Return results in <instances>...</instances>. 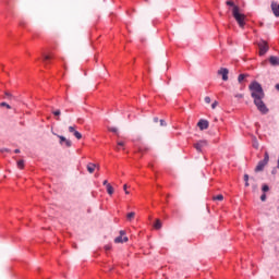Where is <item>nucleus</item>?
I'll use <instances>...</instances> for the list:
<instances>
[{
	"instance_id": "nucleus-1",
	"label": "nucleus",
	"mask_w": 279,
	"mask_h": 279,
	"mask_svg": "<svg viewBox=\"0 0 279 279\" xmlns=\"http://www.w3.org/2000/svg\"><path fill=\"white\" fill-rule=\"evenodd\" d=\"M250 90L257 110H259L262 114H267L269 112V109L263 101V98L265 97L263 87L258 84V82H253L250 85Z\"/></svg>"
},
{
	"instance_id": "nucleus-2",
	"label": "nucleus",
	"mask_w": 279,
	"mask_h": 279,
	"mask_svg": "<svg viewBox=\"0 0 279 279\" xmlns=\"http://www.w3.org/2000/svg\"><path fill=\"white\" fill-rule=\"evenodd\" d=\"M227 5L233 8L232 14L240 27H245V14L241 13L239 7L234 5V2L227 1Z\"/></svg>"
},
{
	"instance_id": "nucleus-3",
	"label": "nucleus",
	"mask_w": 279,
	"mask_h": 279,
	"mask_svg": "<svg viewBox=\"0 0 279 279\" xmlns=\"http://www.w3.org/2000/svg\"><path fill=\"white\" fill-rule=\"evenodd\" d=\"M269 163V153H265L264 155V159L260 160L256 168H255V171L256 172H259V171H263V169H265V167H267V165Z\"/></svg>"
},
{
	"instance_id": "nucleus-4",
	"label": "nucleus",
	"mask_w": 279,
	"mask_h": 279,
	"mask_svg": "<svg viewBox=\"0 0 279 279\" xmlns=\"http://www.w3.org/2000/svg\"><path fill=\"white\" fill-rule=\"evenodd\" d=\"M258 48H259V56H265L267 51H269V46L265 40H262L258 43Z\"/></svg>"
},
{
	"instance_id": "nucleus-5",
	"label": "nucleus",
	"mask_w": 279,
	"mask_h": 279,
	"mask_svg": "<svg viewBox=\"0 0 279 279\" xmlns=\"http://www.w3.org/2000/svg\"><path fill=\"white\" fill-rule=\"evenodd\" d=\"M208 146L207 141H198L197 143L194 144V148L198 151H203L204 147Z\"/></svg>"
},
{
	"instance_id": "nucleus-6",
	"label": "nucleus",
	"mask_w": 279,
	"mask_h": 279,
	"mask_svg": "<svg viewBox=\"0 0 279 279\" xmlns=\"http://www.w3.org/2000/svg\"><path fill=\"white\" fill-rule=\"evenodd\" d=\"M114 243H128V236H125V231H120V235L114 239Z\"/></svg>"
},
{
	"instance_id": "nucleus-7",
	"label": "nucleus",
	"mask_w": 279,
	"mask_h": 279,
	"mask_svg": "<svg viewBox=\"0 0 279 279\" xmlns=\"http://www.w3.org/2000/svg\"><path fill=\"white\" fill-rule=\"evenodd\" d=\"M230 72L228 71V69L226 68H221L219 71H218V75H222V80L223 82H228V74Z\"/></svg>"
},
{
	"instance_id": "nucleus-8",
	"label": "nucleus",
	"mask_w": 279,
	"mask_h": 279,
	"mask_svg": "<svg viewBox=\"0 0 279 279\" xmlns=\"http://www.w3.org/2000/svg\"><path fill=\"white\" fill-rule=\"evenodd\" d=\"M58 138L60 140V145H65V147H71L72 143L70 140H66V137L62 135H58Z\"/></svg>"
},
{
	"instance_id": "nucleus-9",
	"label": "nucleus",
	"mask_w": 279,
	"mask_h": 279,
	"mask_svg": "<svg viewBox=\"0 0 279 279\" xmlns=\"http://www.w3.org/2000/svg\"><path fill=\"white\" fill-rule=\"evenodd\" d=\"M199 130H208V121L199 120L197 123Z\"/></svg>"
},
{
	"instance_id": "nucleus-10",
	"label": "nucleus",
	"mask_w": 279,
	"mask_h": 279,
	"mask_svg": "<svg viewBox=\"0 0 279 279\" xmlns=\"http://www.w3.org/2000/svg\"><path fill=\"white\" fill-rule=\"evenodd\" d=\"M271 10H272L275 16H279V4L278 3L272 2L271 3Z\"/></svg>"
},
{
	"instance_id": "nucleus-11",
	"label": "nucleus",
	"mask_w": 279,
	"mask_h": 279,
	"mask_svg": "<svg viewBox=\"0 0 279 279\" xmlns=\"http://www.w3.org/2000/svg\"><path fill=\"white\" fill-rule=\"evenodd\" d=\"M269 62H270V64H271L272 66H278V64H279V58L272 56V57L269 58Z\"/></svg>"
},
{
	"instance_id": "nucleus-12",
	"label": "nucleus",
	"mask_w": 279,
	"mask_h": 279,
	"mask_svg": "<svg viewBox=\"0 0 279 279\" xmlns=\"http://www.w3.org/2000/svg\"><path fill=\"white\" fill-rule=\"evenodd\" d=\"M95 169H97V165H95V163H88L87 165L88 173H95Z\"/></svg>"
},
{
	"instance_id": "nucleus-13",
	"label": "nucleus",
	"mask_w": 279,
	"mask_h": 279,
	"mask_svg": "<svg viewBox=\"0 0 279 279\" xmlns=\"http://www.w3.org/2000/svg\"><path fill=\"white\" fill-rule=\"evenodd\" d=\"M107 193L108 195H114V187L111 184H107Z\"/></svg>"
},
{
	"instance_id": "nucleus-14",
	"label": "nucleus",
	"mask_w": 279,
	"mask_h": 279,
	"mask_svg": "<svg viewBox=\"0 0 279 279\" xmlns=\"http://www.w3.org/2000/svg\"><path fill=\"white\" fill-rule=\"evenodd\" d=\"M118 146L116 147V151H119L122 147V149H125V142H118Z\"/></svg>"
},
{
	"instance_id": "nucleus-15",
	"label": "nucleus",
	"mask_w": 279,
	"mask_h": 279,
	"mask_svg": "<svg viewBox=\"0 0 279 279\" xmlns=\"http://www.w3.org/2000/svg\"><path fill=\"white\" fill-rule=\"evenodd\" d=\"M134 217H136V213L131 211L126 215L128 221H132V219H134Z\"/></svg>"
},
{
	"instance_id": "nucleus-16",
	"label": "nucleus",
	"mask_w": 279,
	"mask_h": 279,
	"mask_svg": "<svg viewBox=\"0 0 279 279\" xmlns=\"http://www.w3.org/2000/svg\"><path fill=\"white\" fill-rule=\"evenodd\" d=\"M25 167V161L23 159L17 161V169H24Z\"/></svg>"
},
{
	"instance_id": "nucleus-17",
	"label": "nucleus",
	"mask_w": 279,
	"mask_h": 279,
	"mask_svg": "<svg viewBox=\"0 0 279 279\" xmlns=\"http://www.w3.org/2000/svg\"><path fill=\"white\" fill-rule=\"evenodd\" d=\"M0 107L1 108H8V110H12V106H10L8 102H1Z\"/></svg>"
},
{
	"instance_id": "nucleus-18",
	"label": "nucleus",
	"mask_w": 279,
	"mask_h": 279,
	"mask_svg": "<svg viewBox=\"0 0 279 279\" xmlns=\"http://www.w3.org/2000/svg\"><path fill=\"white\" fill-rule=\"evenodd\" d=\"M154 228H155L156 230H160V229L162 228V223L160 222V220H157V221H156Z\"/></svg>"
},
{
	"instance_id": "nucleus-19",
	"label": "nucleus",
	"mask_w": 279,
	"mask_h": 279,
	"mask_svg": "<svg viewBox=\"0 0 279 279\" xmlns=\"http://www.w3.org/2000/svg\"><path fill=\"white\" fill-rule=\"evenodd\" d=\"M73 135L75 136V138H77V141L82 138V133H80L78 131H74Z\"/></svg>"
},
{
	"instance_id": "nucleus-20",
	"label": "nucleus",
	"mask_w": 279,
	"mask_h": 279,
	"mask_svg": "<svg viewBox=\"0 0 279 279\" xmlns=\"http://www.w3.org/2000/svg\"><path fill=\"white\" fill-rule=\"evenodd\" d=\"M262 191H263V193H267V192L269 191V185L264 184V185L262 186Z\"/></svg>"
},
{
	"instance_id": "nucleus-21",
	"label": "nucleus",
	"mask_w": 279,
	"mask_h": 279,
	"mask_svg": "<svg viewBox=\"0 0 279 279\" xmlns=\"http://www.w3.org/2000/svg\"><path fill=\"white\" fill-rule=\"evenodd\" d=\"M109 132H113V134H117V132H119V130L114 126L108 128Z\"/></svg>"
},
{
	"instance_id": "nucleus-22",
	"label": "nucleus",
	"mask_w": 279,
	"mask_h": 279,
	"mask_svg": "<svg viewBox=\"0 0 279 279\" xmlns=\"http://www.w3.org/2000/svg\"><path fill=\"white\" fill-rule=\"evenodd\" d=\"M214 199H217L218 202H222L223 195L219 194V195L215 196Z\"/></svg>"
},
{
	"instance_id": "nucleus-23",
	"label": "nucleus",
	"mask_w": 279,
	"mask_h": 279,
	"mask_svg": "<svg viewBox=\"0 0 279 279\" xmlns=\"http://www.w3.org/2000/svg\"><path fill=\"white\" fill-rule=\"evenodd\" d=\"M243 80H245V74H240L238 77V82H243Z\"/></svg>"
},
{
	"instance_id": "nucleus-24",
	"label": "nucleus",
	"mask_w": 279,
	"mask_h": 279,
	"mask_svg": "<svg viewBox=\"0 0 279 279\" xmlns=\"http://www.w3.org/2000/svg\"><path fill=\"white\" fill-rule=\"evenodd\" d=\"M69 132L71 134H75V132H77V131L75 130V126H69Z\"/></svg>"
},
{
	"instance_id": "nucleus-25",
	"label": "nucleus",
	"mask_w": 279,
	"mask_h": 279,
	"mask_svg": "<svg viewBox=\"0 0 279 279\" xmlns=\"http://www.w3.org/2000/svg\"><path fill=\"white\" fill-rule=\"evenodd\" d=\"M253 147L258 149V141H256V138L253 140Z\"/></svg>"
},
{
	"instance_id": "nucleus-26",
	"label": "nucleus",
	"mask_w": 279,
	"mask_h": 279,
	"mask_svg": "<svg viewBox=\"0 0 279 279\" xmlns=\"http://www.w3.org/2000/svg\"><path fill=\"white\" fill-rule=\"evenodd\" d=\"M123 191L125 192V195H130V191H128V184L123 185Z\"/></svg>"
},
{
	"instance_id": "nucleus-27",
	"label": "nucleus",
	"mask_w": 279,
	"mask_h": 279,
	"mask_svg": "<svg viewBox=\"0 0 279 279\" xmlns=\"http://www.w3.org/2000/svg\"><path fill=\"white\" fill-rule=\"evenodd\" d=\"M217 106H219V102H218V101H214V102L211 104L213 110H215V108H217Z\"/></svg>"
},
{
	"instance_id": "nucleus-28",
	"label": "nucleus",
	"mask_w": 279,
	"mask_h": 279,
	"mask_svg": "<svg viewBox=\"0 0 279 279\" xmlns=\"http://www.w3.org/2000/svg\"><path fill=\"white\" fill-rule=\"evenodd\" d=\"M266 199H267V195H266V194H262L260 201H262V202H266Z\"/></svg>"
},
{
	"instance_id": "nucleus-29",
	"label": "nucleus",
	"mask_w": 279,
	"mask_h": 279,
	"mask_svg": "<svg viewBox=\"0 0 279 279\" xmlns=\"http://www.w3.org/2000/svg\"><path fill=\"white\" fill-rule=\"evenodd\" d=\"M47 60H51L50 56H44V62H47Z\"/></svg>"
},
{
	"instance_id": "nucleus-30",
	"label": "nucleus",
	"mask_w": 279,
	"mask_h": 279,
	"mask_svg": "<svg viewBox=\"0 0 279 279\" xmlns=\"http://www.w3.org/2000/svg\"><path fill=\"white\" fill-rule=\"evenodd\" d=\"M205 104H210V97L208 96L205 97Z\"/></svg>"
},
{
	"instance_id": "nucleus-31",
	"label": "nucleus",
	"mask_w": 279,
	"mask_h": 279,
	"mask_svg": "<svg viewBox=\"0 0 279 279\" xmlns=\"http://www.w3.org/2000/svg\"><path fill=\"white\" fill-rule=\"evenodd\" d=\"M54 117H60V110L53 111Z\"/></svg>"
},
{
	"instance_id": "nucleus-32",
	"label": "nucleus",
	"mask_w": 279,
	"mask_h": 279,
	"mask_svg": "<svg viewBox=\"0 0 279 279\" xmlns=\"http://www.w3.org/2000/svg\"><path fill=\"white\" fill-rule=\"evenodd\" d=\"M244 181H245V182H250V175L244 174Z\"/></svg>"
},
{
	"instance_id": "nucleus-33",
	"label": "nucleus",
	"mask_w": 279,
	"mask_h": 279,
	"mask_svg": "<svg viewBox=\"0 0 279 279\" xmlns=\"http://www.w3.org/2000/svg\"><path fill=\"white\" fill-rule=\"evenodd\" d=\"M4 95H5V97L8 98V99H10V97H12V94H10V93H4Z\"/></svg>"
},
{
	"instance_id": "nucleus-34",
	"label": "nucleus",
	"mask_w": 279,
	"mask_h": 279,
	"mask_svg": "<svg viewBox=\"0 0 279 279\" xmlns=\"http://www.w3.org/2000/svg\"><path fill=\"white\" fill-rule=\"evenodd\" d=\"M102 184H104V186H106V189L108 187V184H110V183H108V180H105L104 182H102Z\"/></svg>"
},
{
	"instance_id": "nucleus-35",
	"label": "nucleus",
	"mask_w": 279,
	"mask_h": 279,
	"mask_svg": "<svg viewBox=\"0 0 279 279\" xmlns=\"http://www.w3.org/2000/svg\"><path fill=\"white\" fill-rule=\"evenodd\" d=\"M0 151H1V154H3V151H10V149H8V148H0Z\"/></svg>"
},
{
	"instance_id": "nucleus-36",
	"label": "nucleus",
	"mask_w": 279,
	"mask_h": 279,
	"mask_svg": "<svg viewBox=\"0 0 279 279\" xmlns=\"http://www.w3.org/2000/svg\"><path fill=\"white\" fill-rule=\"evenodd\" d=\"M235 97H236L238 99H243V96H242L241 94H236Z\"/></svg>"
},
{
	"instance_id": "nucleus-37",
	"label": "nucleus",
	"mask_w": 279,
	"mask_h": 279,
	"mask_svg": "<svg viewBox=\"0 0 279 279\" xmlns=\"http://www.w3.org/2000/svg\"><path fill=\"white\" fill-rule=\"evenodd\" d=\"M160 125H161V126L167 125V123L165 122V120H160Z\"/></svg>"
},
{
	"instance_id": "nucleus-38",
	"label": "nucleus",
	"mask_w": 279,
	"mask_h": 279,
	"mask_svg": "<svg viewBox=\"0 0 279 279\" xmlns=\"http://www.w3.org/2000/svg\"><path fill=\"white\" fill-rule=\"evenodd\" d=\"M14 154H21V149H15Z\"/></svg>"
},
{
	"instance_id": "nucleus-39",
	"label": "nucleus",
	"mask_w": 279,
	"mask_h": 279,
	"mask_svg": "<svg viewBox=\"0 0 279 279\" xmlns=\"http://www.w3.org/2000/svg\"><path fill=\"white\" fill-rule=\"evenodd\" d=\"M154 122H155V123H158V118H154Z\"/></svg>"
},
{
	"instance_id": "nucleus-40",
	"label": "nucleus",
	"mask_w": 279,
	"mask_h": 279,
	"mask_svg": "<svg viewBox=\"0 0 279 279\" xmlns=\"http://www.w3.org/2000/svg\"><path fill=\"white\" fill-rule=\"evenodd\" d=\"M271 173H272V175H276V169H274V170L271 171Z\"/></svg>"
},
{
	"instance_id": "nucleus-41",
	"label": "nucleus",
	"mask_w": 279,
	"mask_h": 279,
	"mask_svg": "<svg viewBox=\"0 0 279 279\" xmlns=\"http://www.w3.org/2000/svg\"><path fill=\"white\" fill-rule=\"evenodd\" d=\"M245 186H250V182L248 181H245Z\"/></svg>"
},
{
	"instance_id": "nucleus-42",
	"label": "nucleus",
	"mask_w": 279,
	"mask_h": 279,
	"mask_svg": "<svg viewBox=\"0 0 279 279\" xmlns=\"http://www.w3.org/2000/svg\"><path fill=\"white\" fill-rule=\"evenodd\" d=\"M106 250H110V246H106Z\"/></svg>"
}]
</instances>
